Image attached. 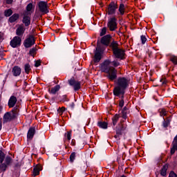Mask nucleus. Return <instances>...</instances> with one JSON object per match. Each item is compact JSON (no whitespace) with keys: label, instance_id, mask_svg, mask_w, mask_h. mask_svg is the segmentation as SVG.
Masks as SVG:
<instances>
[{"label":"nucleus","instance_id":"nucleus-1","mask_svg":"<svg viewBox=\"0 0 177 177\" xmlns=\"http://www.w3.org/2000/svg\"><path fill=\"white\" fill-rule=\"evenodd\" d=\"M115 82V86L113 89V95L115 96H121L122 99H124L125 89L128 88V79L125 77H118Z\"/></svg>","mask_w":177,"mask_h":177},{"label":"nucleus","instance_id":"nucleus-2","mask_svg":"<svg viewBox=\"0 0 177 177\" xmlns=\"http://www.w3.org/2000/svg\"><path fill=\"white\" fill-rule=\"evenodd\" d=\"M5 153L0 150V171L1 172H5L8 169V167L12 163V158L7 156L6 158Z\"/></svg>","mask_w":177,"mask_h":177},{"label":"nucleus","instance_id":"nucleus-3","mask_svg":"<svg viewBox=\"0 0 177 177\" xmlns=\"http://www.w3.org/2000/svg\"><path fill=\"white\" fill-rule=\"evenodd\" d=\"M38 8H39V12H41V13H43V15L49 13V10H48V2L39 1L38 3Z\"/></svg>","mask_w":177,"mask_h":177},{"label":"nucleus","instance_id":"nucleus-4","mask_svg":"<svg viewBox=\"0 0 177 177\" xmlns=\"http://www.w3.org/2000/svg\"><path fill=\"white\" fill-rule=\"evenodd\" d=\"M23 16L22 23L25 24L26 27H28L31 24V13L28 11L24 12Z\"/></svg>","mask_w":177,"mask_h":177},{"label":"nucleus","instance_id":"nucleus-5","mask_svg":"<svg viewBox=\"0 0 177 177\" xmlns=\"http://www.w3.org/2000/svg\"><path fill=\"white\" fill-rule=\"evenodd\" d=\"M93 60L95 63H99L102 60V49L99 45L96 48Z\"/></svg>","mask_w":177,"mask_h":177},{"label":"nucleus","instance_id":"nucleus-6","mask_svg":"<svg viewBox=\"0 0 177 177\" xmlns=\"http://www.w3.org/2000/svg\"><path fill=\"white\" fill-rule=\"evenodd\" d=\"M34 44H35V39H34L33 35H30L24 42L25 48H31Z\"/></svg>","mask_w":177,"mask_h":177},{"label":"nucleus","instance_id":"nucleus-7","mask_svg":"<svg viewBox=\"0 0 177 177\" xmlns=\"http://www.w3.org/2000/svg\"><path fill=\"white\" fill-rule=\"evenodd\" d=\"M68 84L71 86H73L75 91H80L81 89V82L75 80L74 77L68 80Z\"/></svg>","mask_w":177,"mask_h":177},{"label":"nucleus","instance_id":"nucleus-8","mask_svg":"<svg viewBox=\"0 0 177 177\" xmlns=\"http://www.w3.org/2000/svg\"><path fill=\"white\" fill-rule=\"evenodd\" d=\"M111 62L110 60H105L101 65V70L103 73H109L113 67L110 66Z\"/></svg>","mask_w":177,"mask_h":177},{"label":"nucleus","instance_id":"nucleus-9","mask_svg":"<svg viewBox=\"0 0 177 177\" xmlns=\"http://www.w3.org/2000/svg\"><path fill=\"white\" fill-rule=\"evenodd\" d=\"M10 45L12 48H17V46H20V45H21V38L19 36H15L10 41Z\"/></svg>","mask_w":177,"mask_h":177},{"label":"nucleus","instance_id":"nucleus-10","mask_svg":"<svg viewBox=\"0 0 177 177\" xmlns=\"http://www.w3.org/2000/svg\"><path fill=\"white\" fill-rule=\"evenodd\" d=\"M118 8V6L117 5V3L111 2L108 6L106 12L108 15H114V13H115V10H117Z\"/></svg>","mask_w":177,"mask_h":177},{"label":"nucleus","instance_id":"nucleus-11","mask_svg":"<svg viewBox=\"0 0 177 177\" xmlns=\"http://www.w3.org/2000/svg\"><path fill=\"white\" fill-rule=\"evenodd\" d=\"M113 55L116 57V59H120L121 60H124V57L125 56V50L118 48V50H115L113 51Z\"/></svg>","mask_w":177,"mask_h":177},{"label":"nucleus","instance_id":"nucleus-12","mask_svg":"<svg viewBox=\"0 0 177 177\" xmlns=\"http://www.w3.org/2000/svg\"><path fill=\"white\" fill-rule=\"evenodd\" d=\"M127 129V127H124V124H119L116 127V135L115 136V139L120 138L121 135H122V131H125Z\"/></svg>","mask_w":177,"mask_h":177},{"label":"nucleus","instance_id":"nucleus-13","mask_svg":"<svg viewBox=\"0 0 177 177\" xmlns=\"http://www.w3.org/2000/svg\"><path fill=\"white\" fill-rule=\"evenodd\" d=\"M115 18H111L108 22V27L111 31H114L117 29V22Z\"/></svg>","mask_w":177,"mask_h":177},{"label":"nucleus","instance_id":"nucleus-14","mask_svg":"<svg viewBox=\"0 0 177 177\" xmlns=\"http://www.w3.org/2000/svg\"><path fill=\"white\" fill-rule=\"evenodd\" d=\"M109 74V79L111 81H114V80L117 79V70L115 68H112L110 69V71L108 72Z\"/></svg>","mask_w":177,"mask_h":177},{"label":"nucleus","instance_id":"nucleus-15","mask_svg":"<svg viewBox=\"0 0 177 177\" xmlns=\"http://www.w3.org/2000/svg\"><path fill=\"white\" fill-rule=\"evenodd\" d=\"M15 118H16V115H12L10 112H7L3 116V122H9V121H12Z\"/></svg>","mask_w":177,"mask_h":177},{"label":"nucleus","instance_id":"nucleus-16","mask_svg":"<svg viewBox=\"0 0 177 177\" xmlns=\"http://www.w3.org/2000/svg\"><path fill=\"white\" fill-rule=\"evenodd\" d=\"M111 39V35H106L103 37H102L101 44H102L103 45H106V46H109V45H110Z\"/></svg>","mask_w":177,"mask_h":177},{"label":"nucleus","instance_id":"nucleus-17","mask_svg":"<svg viewBox=\"0 0 177 177\" xmlns=\"http://www.w3.org/2000/svg\"><path fill=\"white\" fill-rule=\"evenodd\" d=\"M175 151H177V135L174 138L172 142V147L171 149L170 153L171 154H175Z\"/></svg>","mask_w":177,"mask_h":177},{"label":"nucleus","instance_id":"nucleus-18","mask_svg":"<svg viewBox=\"0 0 177 177\" xmlns=\"http://www.w3.org/2000/svg\"><path fill=\"white\" fill-rule=\"evenodd\" d=\"M16 103H17V98L14 95L11 96L8 101V106L10 108L15 107Z\"/></svg>","mask_w":177,"mask_h":177},{"label":"nucleus","instance_id":"nucleus-19","mask_svg":"<svg viewBox=\"0 0 177 177\" xmlns=\"http://www.w3.org/2000/svg\"><path fill=\"white\" fill-rule=\"evenodd\" d=\"M24 31H26V28H24V26L21 25L17 28L16 34L20 37V35H23V34H24Z\"/></svg>","mask_w":177,"mask_h":177},{"label":"nucleus","instance_id":"nucleus-20","mask_svg":"<svg viewBox=\"0 0 177 177\" xmlns=\"http://www.w3.org/2000/svg\"><path fill=\"white\" fill-rule=\"evenodd\" d=\"M12 73H13V75H15V77H17V76L20 75V74H21V68H20V67H19V66H15L12 68Z\"/></svg>","mask_w":177,"mask_h":177},{"label":"nucleus","instance_id":"nucleus-21","mask_svg":"<svg viewBox=\"0 0 177 177\" xmlns=\"http://www.w3.org/2000/svg\"><path fill=\"white\" fill-rule=\"evenodd\" d=\"M35 135V128L30 127L28 131V139H32Z\"/></svg>","mask_w":177,"mask_h":177},{"label":"nucleus","instance_id":"nucleus-22","mask_svg":"<svg viewBox=\"0 0 177 177\" xmlns=\"http://www.w3.org/2000/svg\"><path fill=\"white\" fill-rule=\"evenodd\" d=\"M19 17H20V15L14 14L9 18L8 21H10V23H15V21H16L17 20H19Z\"/></svg>","mask_w":177,"mask_h":177},{"label":"nucleus","instance_id":"nucleus-23","mask_svg":"<svg viewBox=\"0 0 177 177\" xmlns=\"http://www.w3.org/2000/svg\"><path fill=\"white\" fill-rule=\"evenodd\" d=\"M59 90H60V85H56L53 88H51V89H49V92L53 95H56V93L59 92Z\"/></svg>","mask_w":177,"mask_h":177},{"label":"nucleus","instance_id":"nucleus-24","mask_svg":"<svg viewBox=\"0 0 177 177\" xmlns=\"http://www.w3.org/2000/svg\"><path fill=\"white\" fill-rule=\"evenodd\" d=\"M41 165H37L35 167H34L33 169V176H37L38 175H39V171H41Z\"/></svg>","mask_w":177,"mask_h":177},{"label":"nucleus","instance_id":"nucleus-25","mask_svg":"<svg viewBox=\"0 0 177 177\" xmlns=\"http://www.w3.org/2000/svg\"><path fill=\"white\" fill-rule=\"evenodd\" d=\"M111 48H112L113 52H114V50H117L118 48V43H117V41H112L111 43Z\"/></svg>","mask_w":177,"mask_h":177},{"label":"nucleus","instance_id":"nucleus-26","mask_svg":"<svg viewBox=\"0 0 177 177\" xmlns=\"http://www.w3.org/2000/svg\"><path fill=\"white\" fill-rule=\"evenodd\" d=\"M97 125L98 127H100V128H102V129H107L108 124L106 122H98Z\"/></svg>","mask_w":177,"mask_h":177},{"label":"nucleus","instance_id":"nucleus-27","mask_svg":"<svg viewBox=\"0 0 177 177\" xmlns=\"http://www.w3.org/2000/svg\"><path fill=\"white\" fill-rule=\"evenodd\" d=\"M127 114H128V108L124 106L122 110V117L124 118V120H127Z\"/></svg>","mask_w":177,"mask_h":177},{"label":"nucleus","instance_id":"nucleus-28","mask_svg":"<svg viewBox=\"0 0 177 177\" xmlns=\"http://www.w3.org/2000/svg\"><path fill=\"white\" fill-rule=\"evenodd\" d=\"M118 120H120V115H119V114H115V115L113 117V118H112L113 125V126L117 125V122H118Z\"/></svg>","mask_w":177,"mask_h":177},{"label":"nucleus","instance_id":"nucleus-29","mask_svg":"<svg viewBox=\"0 0 177 177\" xmlns=\"http://www.w3.org/2000/svg\"><path fill=\"white\" fill-rule=\"evenodd\" d=\"M167 169H168V166L167 165H164L160 171V175H162V176H165V175H167Z\"/></svg>","mask_w":177,"mask_h":177},{"label":"nucleus","instance_id":"nucleus-30","mask_svg":"<svg viewBox=\"0 0 177 177\" xmlns=\"http://www.w3.org/2000/svg\"><path fill=\"white\" fill-rule=\"evenodd\" d=\"M10 113H12V115H15L16 118L19 114V106H16Z\"/></svg>","mask_w":177,"mask_h":177},{"label":"nucleus","instance_id":"nucleus-31","mask_svg":"<svg viewBox=\"0 0 177 177\" xmlns=\"http://www.w3.org/2000/svg\"><path fill=\"white\" fill-rule=\"evenodd\" d=\"M119 12L120 15H124L125 12V6L123 3H121L119 6Z\"/></svg>","mask_w":177,"mask_h":177},{"label":"nucleus","instance_id":"nucleus-32","mask_svg":"<svg viewBox=\"0 0 177 177\" xmlns=\"http://www.w3.org/2000/svg\"><path fill=\"white\" fill-rule=\"evenodd\" d=\"M13 13V11H12V9H8L4 12V15L6 17H9V16H12Z\"/></svg>","mask_w":177,"mask_h":177},{"label":"nucleus","instance_id":"nucleus-33","mask_svg":"<svg viewBox=\"0 0 177 177\" xmlns=\"http://www.w3.org/2000/svg\"><path fill=\"white\" fill-rule=\"evenodd\" d=\"M170 62L174 63V64H177V57L175 55L170 56Z\"/></svg>","mask_w":177,"mask_h":177},{"label":"nucleus","instance_id":"nucleus-34","mask_svg":"<svg viewBox=\"0 0 177 177\" xmlns=\"http://www.w3.org/2000/svg\"><path fill=\"white\" fill-rule=\"evenodd\" d=\"M24 69H25V73H26V74H28V73H30V70H31V67L30 66V64H25Z\"/></svg>","mask_w":177,"mask_h":177},{"label":"nucleus","instance_id":"nucleus-35","mask_svg":"<svg viewBox=\"0 0 177 177\" xmlns=\"http://www.w3.org/2000/svg\"><path fill=\"white\" fill-rule=\"evenodd\" d=\"M32 9V3H30L26 6V11H24V12H28V13H30V12H31Z\"/></svg>","mask_w":177,"mask_h":177},{"label":"nucleus","instance_id":"nucleus-36","mask_svg":"<svg viewBox=\"0 0 177 177\" xmlns=\"http://www.w3.org/2000/svg\"><path fill=\"white\" fill-rule=\"evenodd\" d=\"M36 52H37V48H32V49L30 50L29 55H30V56L34 57V55H35Z\"/></svg>","mask_w":177,"mask_h":177},{"label":"nucleus","instance_id":"nucleus-37","mask_svg":"<svg viewBox=\"0 0 177 177\" xmlns=\"http://www.w3.org/2000/svg\"><path fill=\"white\" fill-rule=\"evenodd\" d=\"M74 160H75V152H73L70 156L71 162H74Z\"/></svg>","mask_w":177,"mask_h":177},{"label":"nucleus","instance_id":"nucleus-38","mask_svg":"<svg viewBox=\"0 0 177 177\" xmlns=\"http://www.w3.org/2000/svg\"><path fill=\"white\" fill-rule=\"evenodd\" d=\"M59 115H62V114H63V113H64V111H66V108L64 106H62V108H59L57 110Z\"/></svg>","mask_w":177,"mask_h":177},{"label":"nucleus","instance_id":"nucleus-39","mask_svg":"<svg viewBox=\"0 0 177 177\" xmlns=\"http://www.w3.org/2000/svg\"><path fill=\"white\" fill-rule=\"evenodd\" d=\"M106 32H107V29L106 28H103L100 32V37H103V35H106Z\"/></svg>","mask_w":177,"mask_h":177},{"label":"nucleus","instance_id":"nucleus-40","mask_svg":"<svg viewBox=\"0 0 177 177\" xmlns=\"http://www.w3.org/2000/svg\"><path fill=\"white\" fill-rule=\"evenodd\" d=\"M168 125H169V120H164V122H163L164 128H167Z\"/></svg>","mask_w":177,"mask_h":177},{"label":"nucleus","instance_id":"nucleus-41","mask_svg":"<svg viewBox=\"0 0 177 177\" xmlns=\"http://www.w3.org/2000/svg\"><path fill=\"white\" fill-rule=\"evenodd\" d=\"M141 41H142V44H146V41H147V39L146 38V36L142 35L141 36Z\"/></svg>","mask_w":177,"mask_h":177},{"label":"nucleus","instance_id":"nucleus-42","mask_svg":"<svg viewBox=\"0 0 177 177\" xmlns=\"http://www.w3.org/2000/svg\"><path fill=\"white\" fill-rule=\"evenodd\" d=\"M66 138L68 140H71V131L67 132Z\"/></svg>","mask_w":177,"mask_h":177},{"label":"nucleus","instance_id":"nucleus-43","mask_svg":"<svg viewBox=\"0 0 177 177\" xmlns=\"http://www.w3.org/2000/svg\"><path fill=\"white\" fill-rule=\"evenodd\" d=\"M124 100H121L120 102H119V107H120V109H122V107H124Z\"/></svg>","mask_w":177,"mask_h":177},{"label":"nucleus","instance_id":"nucleus-44","mask_svg":"<svg viewBox=\"0 0 177 177\" xmlns=\"http://www.w3.org/2000/svg\"><path fill=\"white\" fill-rule=\"evenodd\" d=\"M169 177H177V175L175 174V172L171 171L169 174Z\"/></svg>","mask_w":177,"mask_h":177},{"label":"nucleus","instance_id":"nucleus-45","mask_svg":"<svg viewBox=\"0 0 177 177\" xmlns=\"http://www.w3.org/2000/svg\"><path fill=\"white\" fill-rule=\"evenodd\" d=\"M41 66V60H37L35 62V67H39Z\"/></svg>","mask_w":177,"mask_h":177},{"label":"nucleus","instance_id":"nucleus-46","mask_svg":"<svg viewBox=\"0 0 177 177\" xmlns=\"http://www.w3.org/2000/svg\"><path fill=\"white\" fill-rule=\"evenodd\" d=\"M113 66H114V67H118V66H120V62H118L117 61H113Z\"/></svg>","mask_w":177,"mask_h":177},{"label":"nucleus","instance_id":"nucleus-47","mask_svg":"<svg viewBox=\"0 0 177 177\" xmlns=\"http://www.w3.org/2000/svg\"><path fill=\"white\" fill-rule=\"evenodd\" d=\"M160 82H161L162 85H167V80L165 79L160 80Z\"/></svg>","mask_w":177,"mask_h":177},{"label":"nucleus","instance_id":"nucleus-48","mask_svg":"<svg viewBox=\"0 0 177 177\" xmlns=\"http://www.w3.org/2000/svg\"><path fill=\"white\" fill-rule=\"evenodd\" d=\"M160 115H167V111H165V109H162L160 111Z\"/></svg>","mask_w":177,"mask_h":177},{"label":"nucleus","instance_id":"nucleus-49","mask_svg":"<svg viewBox=\"0 0 177 177\" xmlns=\"http://www.w3.org/2000/svg\"><path fill=\"white\" fill-rule=\"evenodd\" d=\"M69 106H70V107H71V109H74V106H75V103L70 102Z\"/></svg>","mask_w":177,"mask_h":177},{"label":"nucleus","instance_id":"nucleus-50","mask_svg":"<svg viewBox=\"0 0 177 177\" xmlns=\"http://www.w3.org/2000/svg\"><path fill=\"white\" fill-rule=\"evenodd\" d=\"M13 2V0H6V3H8V5H10V3H12Z\"/></svg>","mask_w":177,"mask_h":177},{"label":"nucleus","instance_id":"nucleus-51","mask_svg":"<svg viewBox=\"0 0 177 177\" xmlns=\"http://www.w3.org/2000/svg\"><path fill=\"white\" fill-rule=\"evenodd\" d=\"M2 129V121L0 120V131Z\"/></svg>","mask_w":177,"mask_h":177},{"label":"nucleus","instance_id":"nucleus-52","mask_svg":"<svg viewBox=\"0 0 177 177\" xmlns=\"http://www.w3.org/2000/svg\"><path fill=\"white\" fill-rule=\"evenodd\" d=\"M78 106H79V107H82V103L80 102V103L78 104Z\"/></svg>","mask_w":177,"mask_h":177},{"label":"nucleus","instance_id":"nucleus-53","mask_svg":"<svg viewBox=\"0 0 177 177\" xmlns=\"http://www.w3.org/2000/svg\"><path fill=\"white\" fill-rule=\"evenodd\" d=\"M82 132H83V133H85V129H82Z\"/></svg>","mask_w":177,"mask_h":177},{"label":"nucleus","instance_id":"nucleus-54","mask_svg":"<svg viewBox=\"0 0 177 177\" xmlns=\"http://www.w3.org/2000/svg\"><path fill=\"white\" fill-rule=\"evenodd\" d=\"M0 111H2V106L0 105Z\"/></svg>","mask_w":177,"mask_h":177},{"label":"nucleus","instance_id":"nucleus-55","mask_svg":"<svg viewBox=\"0 0 177 177\" xmlns=\"http://www.w3.org/2000/svg\"><path fill=\"white\" fill-rule=\"evenodd\" d=\"M77 106H78V104H75Z\"/></svg>","mask_w":177,"mask_h":177}]
</instances>
